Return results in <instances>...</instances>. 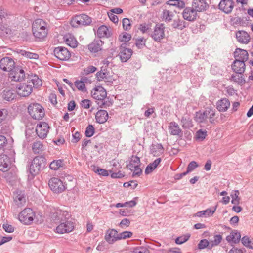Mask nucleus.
<instances>
[{
  "label": "nucleus",
  "mask_w": 253,
  "mask_h": 253,
  "mask_svg": "<svg viewBox=\"0 0 253 253\" xmlns=\"http://www.w3.org/2000/svg\"><path fill=\"white\" fill-rule=\"evenodd\" d=\"M47 24L41 19H36L32 24V32L37 39L42 40L47 35Z\"/></svg>",
  "instance_id": "nucleus-1"
},
{
  "label": "nucleus",
  "mask_w": 253,
  "mask_h": 253,
  "mask_svg": "<svg viewBox=\"0 0 253 253\" xmlns=\"http://www.w3.org/2000/svg\"><path fill=\"white\" fill-rule=\"evenodd\" d=\"M91 94L92 97L98 101L97 104L100 108H106L112 104L110 101H105L107 92L102 87L99 86L94 88Z\"/></svg>",
  "instance_id": "nucleus-2"
},
{
  "label": "nucleus",
  "mask_w": 253,
  "mask_h": 253,
  "mask_svg": "<svg viewBox=\"0 0 253 253\" xmlns=\"http://www.w3.org/2000/svg\"><path fill=\"white\" fill-rule=\"evenodd\" d=\"M46 165V160L42 156L35 157L30 166V172L32 175H35L43 169Z\"/></svg>",
  "instance_id": "nucleus-3"
},
{
  "label": "nucleus",
  "mask_w": 253,
  "mask_h": 253,
  "mask_svg": "<svg viewBox=\"0 0 253 253\" xmlns=\"http://www.w3.org/2000/svg\"><path fill=\"white\" fill-rule=\"evenodd\" d=\"M28 110L30 115L35 120H41L45 115L44 108L37 103L30 104Z\"/></svg>",
  "instance_id": "nucleus-4"
},
{
  "label": "nucleus",
  "mask_w": 253,
  "mask_h": 253,
  "mask_svg": "<svg viewBox=\"0 0 253 253\" xmlns=\"http://www.w3.org/2000/svg\"><path fill=\"white\" fill-rule=\"evenodd\" d=\"M18 218L21 223L30 225L36 220V214L31 209L26 208L19 214Z\"/></svg>",
  "instance_id": "nucleus-5"
},
{
  "label": "nucleus",
  "mask_w": 253,
  "mask_h": 253,
  "mask_svg": "<svg viewBox=\"0 0 253 253\" xmlns=\"http://www.w3.org/2000/svg\"><path fill=\"white\" fill-rule=\"evenodd\" d=\"M50 190L55 194L63 192L66 189V185L60 179L56 177L50 178L48 181Z\"/></svg>",
  "instance_id": "nucleus-6"
},
{
  "label": "nucleus",
  "mask_w": 253,
  "mask_h": 253,
  "mask_svg": "<svg viewBox=\"0 0 253 253\" xmlns=\"http://www.w3.org/2000/svg\"><path fill=\"white\" fill-rule=\"evenodd\" d=\"M65 207L62 209L57 208L51 213V218L57 223L60 221L69 219L71 217V214L64 209Z\"/></svg>",
  "instance_id": "nucleus-7"
},
{
  "label": "nucleus",
  "mask_w": 253,
  "mask_h": 253,
  "mask_svg": "<svg viewBox=\"0 0 253 253\" xmlns=\"http://www.w3.org/2000/svg\"><path fill=\"white\" fill-rule=\"evenodd\" d=\"M91 22V19L86 14L76 15L71 20V24L73 27H76L80 26L89 25Z\"/></svg>",
  "instance_id": "nucleus-8"
},
{
  "label": "nucleus",
  "mask_w": 253,
  "mask_h": 253,
  "mask_svg": "<svg viewBox=\"0 0 253 253\" xmlns=\"http://www.w3.org/2000/svg\"><path fill=\"white\" fill-rule=\"evenodd\" d=\"M165 26L163 24H156L153 31L150 34L151 37L157 42H160L165 38Z\"/></svg>",
  "instance_id": "nucleus-9"
},
{
  "label": "nucleus",
  "mask_w": 253,
  "mask_h": 253,
  "mask_svg": "<svg viewBox=\"0 0 253 253\" xmlns=\"http://www.w3.org/2000/svg\"><path fill=\"white\" fill-rule=\"evenodd\" d=\"M58 223L59 224L56 227L55 231L58 234L69 233L74 229V223L68 219Z\"/></svg>",
  "instance_id": "nucleus-10"
},
{
  "label": "nucleus",
  "mask_w": 253,
  "mask_h": 253,
  "mask_svg": "<svg viewBox=\"0 0 253 253\" xmlns=\"http://www.w3.org/2000/svg\"><path fill=\"white\" fill-rule=\"evenodd\" d=\"M16 92L21 97H26L29 96L32 91V85L26 82L20 84L16 87Z\"/></svg>",
  "instance_id": "nucleus-11"
},
{
  "label": "nucleus",
  "mask_w": 253,
  "mask_h": 253,
  "mask_svg": "<svg viewBox=\"0 0 253 253\" xmlns=\"http://www.w3.org/2000/svg\"><path fill=\"white\" fill-rule=\"evenodd\" d=\"M96 78L98 81H104L106 83H111L114 81L111 72L107 68H104L103 66H102L101 70L96 74Z\"/></svg>",
  "instance_id": "nucleus-12"
},
{
  "label": "nucleus",
  "mask_w": 253,
  "mask_h": 253,
  "mask_svg": "<svg viewBox=\"0 0 253 253\" xmlns=\"http://www.w3.org/2000/svg\"><path fill=\"white\" fill-rule=\"evenodd\" d=\"M49 128L50 127L47 123L41 122L37 125L35 131L39 138L44 139L47 137Z\"/></svg>",
  "instance_id": "nucleus-13"
},
{
  "label": "nucleus",
  "mask_w": 253,
  "mask_h": 253,
  "mask_svg": "<svg viewBox=\"0 0 253 253\" xmlns=\"http://www.w3.org/2000/svg\"><path fill=\"white\" fill-rule=\"evenodd\" d=\"M54 54L59 59L61 60H68L71 54L69 51L64 47H57L54 50Z\"/></svg>",
  "instance_id": "nucleus-14"
},
{
  "label": "nucleus",
  "mask_w": 253,
  "mask_h": 253,
  "mask_svg": "<svg viewBox=\"0 0 253 253\" xmlns=\"http://www.w3.org/2000/svg\"><path fill=\"white\" fill-rule=\"evenodd\" d=\"M25 77V73L23 69L17 67L14 68L9 74V78L16 82L22 81Z\"/></svg>",
  "instance_id": "nucleus-15"
},
{
  "label": "nucleus",
  "mask_w": 253,
  "mask_h": 253,
  "mask_svg": "<svg viewBox=\"0 0 253 253\" xmlns=\"http://www.w3.org/2000/svg\"><path fill=\"white\" fill-rule=\"evenodd\" d=\"M15 63L10 58L6 57L0 61V68L4 71L10 72L14 67Z\"/></svg>",
  "instance_id": "nucleus-16"
},
{
  "label": "nucleus",
  "mask_w": 253,
  "mask_h": 253,
  "mask_svg": "<svg viewBox=\"0 0 253 253\" xmlns=\"http://www.w3.org/2000/svg\"><path fill=\"white\" fill-rule=\"evenodd\" d=\"M104 239L109 244H113L119 240V233L114 229H108L105 232Z\"/></svg>",
  "instance_id": "nucleus-17"
},
{
  "label": "nucleus",
  "mask_w": 253,
  "mask_h": 253,
  "mask_svg": "<svg viewBox=\"0 0 253 253\" xmlns=\"http://www.w3.org/2000/svg\"><path fill=\"white\" fill-rule=\"evenodd\" d=\"M183 18L188 21H194L197 16V12L192 7H186L182 12Z\"/></svg>",
  "instance_id": "nucleus-18"
},
{
  "label": "nucleus",
  "mask_w": 253,
  "mask_h": 253,
  "mask_svg": "<svg viewBox=\"0 0 253 253\" xmlns=\"http://www.w3.org/2000/svg\"><path fill=\"white\" fill-rule=\"evenodd\" d=\"M234 7V3L232 1L222 0L219 4V8L226 14L230 13Z\"/></svg>",
  "instance_id": "nucleus-19"
},
{
  "label": "nucleus",
  "mask_w": 253,
  "mask_h": 253,
  "mask_svg": "<svg viewBox=\"0 0 253 253\" xmlns=\"http://www.w3.org/2000/svg\"><path fill=\"white\" fill-rule=\"evenodd\" d=\"M120 53L119 54L120 59L123 62L127 61L131 57L132 54V50L128 48L124 47L123 45L120 46Z\"/></svg>",
  "instance_id": "nucleus-20"
},
{
  "label": "nucleus",
  "mask_w": 253,
  "mask_h": 253,
  "mask_svg": "<svg viewBox=\"0 0 253 253\" xmlns=\"http://www.w3.org/2000/svg\"><path fill=\"white\" fill-rule=\"evenodd\" d=\"M208 4L205 0H194L192 3V7L197 12H202L206 9Z\"/></svg>",
  "instance_id": "nucleus-21"
},
{
  "label": "nucleus",
  "mask_w": 253,
  "mask_h": 253,
  "mask_svg": "<svg viewBox=\"0 0 253 253\" xmlns=\"http://www.w3.org/2000/svg\"><path fill=\"white\" fill-rule=\"evenodd\" d=\"M10 161L8 157L4 154L0 155V170L7 171L9 169Z\"/></svg>",
  "instance_id": "nucleus-22"
},
{
  "label": "nucleus",
  "mask_w": 253,
  "mask_h": 253,
  "mask_svg": "<svg viewBox=\"0 0 253 253\" xmlns=\"http://www.w3.org/2000/svg\"><path fill=\"white\" fill-rule=\"evenodd\" d=\"M13 200L18 206H21L26 203L24 194L22 191H16L13 193Z\"/></svg>",
  "instance_id": "nucleus-23"
},
{
  "label": "nucleus",
  "mask_w": 253,
  "mask_h": 253,
  "mask_svg": "<svg viewBox=\"0 0 253 253\" xmlns=\"http://www.w3.org/2000/svg\"><path fill=\"white\" fill-rule=\"evenodd\" d=\"M245 64L243 61L236 60L232 65V69L236 73L242 74L245 70Z\"/></svg>",
  "instance_id": "nucleus-24"
},
{
  "label": "nucleus",
  "mask_w": 253,
  "mask_h": 253,
  "mask_svg": "<svg viewBox=\"0 0 253 253\" xmlns=\"http://www.w3.org/2000/svg\"><path fill=\"white\" fill-rule=\"evenodd\" d=\"M170 134L172 135L179 136L182 134V130L178 124L175 122H170L168 126Z\"/></svg>",
  "instance_id": "nucleus-25"
},
{
  "label": "nucleus",
  "mask_w": 253,
  "mask_h": 253,
  "mask_svg": "<svg viewBox=\"0 0 253 253\" xmlns=\"http://www.w3.org/2000/svg\"><path fill=\"white\" fill-rule=\"evenodd\" d=\"M27 82L31 84L32 88H38L42 85V81L41 79L36 75H31L28 76Z\"/></svg>",
  "instance_id": "nucleus-26"
},
{
  "label": "nucleus",
  "mask_w": 253,
  "mask_h": 253,
  "mask_svg": "<svg viewBox=\"0 0 253 253\" xmlns=\"http://www.w3.org/2000/svg\"><path fill=\"white\" fill-rule=\"evenodd\" d=\"M237 41L243 43H248L250 40L249 34L244 31H239L236 34Z\"/></svg>",
  "instance_id": "nucleus-27"
},
{
  "label": "nucleus",
  "mask_w": 253,
  "mask_h": 253,
  "mask_svg": "<svg viewBox=\"0 0 253 253\" xmlns=\"http://www.w3.org/2000/svg\"><path fill=\"white\" fill-rule=\"evenodd\" d=\"M108 118L107 112L104 110H99L95 115V119L97 123L103 124L106 122Z\"/></svg>",
  "instance_id": "nucleus-28"
},
{
  "label": "nucleus",
  "mask_w": 253,
  "mask_h": 253,
  "mask_svg": "<svg viewBox=\"0 0 253 253\" xmlns=\"http://www.w3.org/2000/svg\"><path fill=\"white\" fill-rule=\"evenodd\" d=\"M103 42L101 40H94L88 45L89 50L92 52H97L101 50Z\"/></svg>",
  "instance_id": "nucleus-29"
},
{
  "label": "nucleus",
  "mask_w": 253,
  "mask_h": 253,
  "mask_svg": "<svg viewBox=\"0 0 253 253\" xmlns=\"http://www.w3.org/2000/svg\"><path fill=\"white\" fill-rule=\"evenodd\" d=\"M234 57L236 60H240L244 62L248 59V53L245 50L237 48L234 52Z\"/></svg>",
  "instance_id": "nucleus-30"
},
{
  "label": "nucleus",
  "mask_w": 253,
  "mask_h": 253,
  "mask_svg": "<svg viewBox=\"0 0 253 253\" xmlns=\"http://www.w3.org/2000/svg\"><path fill=\"white\" fill-rule=\"evenodd\" d=\"M230 103L227 98H223L217 102V109L221 112L226 111L230 107Z\"/></svg>",
  "instance_id": "nucleus-31"
},
{
  "label": "nucleus",
  "mask_w": 253,
  "mask_h": 253,
  "mask_svg": "<svg viewBox=\"0 0 253 253\" xmlns=\"http://www.w3.org/2000/svg\"><path fill=\"white\" fill-rule=\"evenodd\" d=\"M240 238V233L237 230H234L226 237V240L229 242L236 243L239 241Z\"/></svg>",
  "instance_id": "nucleus-32"
},
{
  "label": "nucleus",
  "mask_w": 253,
  "mask_h": 253,
  "mask_svg": "<svg viewBox=\"0 0 253 253\" xmlns=\"http://www.w3.org/2000/svg\"><path fill=\"white\" fill-rule=\"evenodd\" d=\"M164 148L161 144L156 143L151 145L150 152L154 156H159L163 153Z\"/></svg>",
  "instance_id": "nucleus-33"
},
{
  "label": "nucleus",
  "mask_w": 253,
  "mask_h": 253,
  "mask_svg": "<svg viewBox=\"0 0 253 253\" xmlns=\"http://www.w3.org/2000/svg\"><path fill=\"white\" fill-rule=\"evenodd\" d=\"M65 41L67 44L72 48H75L77 46L78 42L74 36L71 35H67L64 37Z\"/></svg>",
  "instance_id": "nucleus-34"
},
{
  "label": "nucleus",
  "mask_w": 253,
  "mask_h": 253,
  "mask_svg": "<svg viewBox=\"0 0 253 253\" xmlns=\"http://www.w3.org/2000/svg\"><path fill=\"white\" fill-rule=\"evenodd\" d=\"M140 161L139 158L135 156H132L131 158L129 164L127 167L129 168L131 171H133L134 168L140 167Z\"/></svg>",
  "instance_id": "nucleus-35"
},
{
  "label": "nucleus",
  "mask_w": 253,
  "mask_h": 253,
  "mask_svg": "<svg viewBox=\"0 0 253 253\" xmlns=\"http://www.w3.org/2000/svg\"><path fill=\"white\" fill-rule=\"evenodd\" d=\"M216 209V207L214 208L213 210L211 209H207L206 210L202 211L196 213V215L198 217H201L204 216L206 217H210L212 216L215 212Z\"/></svg>",
  "instance_id": "nucleus-36"
},
{
  "label": "nucleus",
  "mask_w": 253,
  "mask_h": 253,
  "mask_svg": "<svg viewBox=\"0 0 253 253\" xmlns=\"http://www.w3.org/2000/svg\"><path fill=\"white\" fill-rule=\"evenodd\" d=\"M230 80L239 84H244L245 83V80L243 78L242 74H233L231 75Z\"/></svg>",
  "instance_id": "nucleus-37"
},
{
  "label": "nucleus",
  "mask_w": 253,
  "mask_h": 253,
  "mask_svg": "<svg viewBox=\"0 0 253 253\" xmlns=\"http://www.w3.org/2000/svg\"><path fill=\"white\" fill-rule=\"evenodd\" d=\"M241 242L245 247L253 249V238L245 236L241 239Z\"/></svg>",
  "instance_id": "nucleus-38"
},
{
  "label": "nucleus",
  "mask_w": 253,
  "mask_h": 253,
  "mask_svg": "<svg viewBox=\"0 0 253 253\" xmlns=\"http://www.w3.org/2000/svg\"><path fill=\"white\" fill-rule=\"evenodd\" d=\"M171 25L173 28L180 30H182L186 27L185 22L179 18L174 19Z\"/></svg>",
  "instance_id": "nucleus-39"
},
{
  "label": "nucleus",
  "mask_w": 253,
  "mask_h": 253,
  "mask_svg": "<svg viewBox=\"0 0 253 253\" xmlns=\"http://www.w3.org/2000/svg\"><path fill=\"white\" fill-rule=\"evenodd\" d=\"M2 97L4 100L10 101L14 99L15 94L14 91L12 90H4L3 92Z\"/></svg>",
  "instance_id": "nucleus-40"
},
{
  "label": "nucleus",
  "mask_w": 253,
  "mask_h": 253,
  "mask_svg": "<svg viewBox=\"0 0 253 253\" xmlns=\"http://www.w3.org/2000/svg\"><path fill=\"white\" fill-rule=\"evenodd\" d=\"M173 16L174 14L172 11L167 9L163 10L162 13V18L166 22L170 21L173 17Z\"/></svg>",
  "instance_id": "nucleus-41"
},
{
  "label": "nucleus",
  "mask_w": 253,
  "mask_h": 253,
  "mask_svg": "<svg viewBox=\"0 0 253 253\" xmlns=\"http://www.w3.org/2000/svg\"><path fill=\"white\" fill-rule=\"evenodd\" d=\"M181 124L184 128L192 127L193 124L191 119L188 116H184L181 119Z\"/></svg>",
  "instance_id": "nucleus-42"
},
{
  "label": "nucleus",
  "mask_w": 253,
  "mask_h": 253,
  "mask_svg": "<svg viewBox=\"0 0 253 253\" xmlns=\"http://www.w3.org/2000/svg\"><path fill=\"white\" fill-rule=\"evenodd\" d=\"M20 53L21 55L24 56L29 59H37L39 58L38 54L29 51H27L26 50H22L20 51Z\"/></svg>",
  "instance_id": "nucleus-43"
},
{
  "label": "nucleus",
  "mask_w": 253,
  "mask_h": 253,
  "mask_svg": "<svg viewBox=\"0 0 253 253\" xmlns=\"http://www.w3.org/2000/svg\"><path fill=\"white\" fill-rule=\"evenodd\" d=\"M32 150L34 153L38 154L43 150V145L40 141L35 142L32 145Z\"/></svg>",
  "instance_id": "nucleus-44"
},
{
  "label": "nucleus",
  "mask_w": 253,
  "mask_h": 253,
  "mask_svg": "<svg viewBox=\"0 0 253 253\" xmlns=\"http://www.w3.org/2000/svg\"><path fill=\"white\" fill-rule=\"evenodd\" d=\"M108 32V28L104 25L99 27L97 30V35L100 38L107 36Z\"/></svg>",
  "instance_id": "nucleus-45"
},
{
  "label": "nucleus",
  "mask_w": 253,
  "mask_h": 253,
  "mask_svg": "<svg viewBox=\"0 0 253 253\" xmlns=\"http://www.w3.org/2000/svg\"><path fill=\"white\" fill-rule=\"evenodd\" d=\"M222 236L220 235H216L213 237V239L210 241V248L218 245L222 240Z\"/></svg>",
  "instance_id": "nucleus-46"
},
{
  "label": "nucleus",
  "mask_w": 253,
  "mask_h": 253,
  "mask_svg": "<svg viewBox=\"0 0 253 253\" xmlns=\"http://www.w3.org/2000/svg\"><path fill=\"white\" fill-rule=\"evenodd\" d=\"M63 162L61 160H54L50 164L49 167L51 169L57 170L62 167Z\"/></svg>",
  "instance_id": "nucleus-47"
},
{
  "label": "nucleus",
  "mask_w": 253,
  "mask_h": 253,
  "mask_svg": "<svg viewBox=\"0 0 253 253\" xmlns=\"http://www.w3.org/2000/svg\"><path fill=\"white\" fill-rule=\"evenodd\" d=\"M204 112L206 115L207 119H210V122H212L211 119L215 115V110L212 108H207Z\"/></svg>",
  "instance_id": "nucleus-48"
},
{
  "label": "nucleus",
  "mask_w": 253,
  "mask_h": 253,
  "mask_svg": "<svg viewBox=\"0 0 253 253\" xmlns=\"http://www.w3.org/2000/svg\"><path fill=\"white\" fill-rule=\"evenodd\" d=\"M167 4L169 5L176 6L179 8H183L185 5L184 2L181 0H169Z\"/></svg>",
  "instance_id": "nucleus-49"
},
{
  "label": "nucleus",
  "mask_w": 253,
  "mask_h": 253,
  "mask_svg": "<svg viewBox=\"0 0 253 253\" xmlns=\"http://www.w3.org/2000/svg\"><path fill=\"white\" fill-rule=\"evenodd\" d=\"M207 135V131L206 130H199L196 133V138L197 140L202 141Z\"/></svg>",
  "instance_id": "nucleus-50"
},
{
  "label": "nucleus",
  "mask_w": 253,
  "mask_h": 253,
  "mask_svg": "<svg viewBox=\"0 0 253 253\" xmlns=\"http://www.w3.org/2000/svg\"><path fill=\"white\" fill-rule=\"evenodd\" d=\"M95 132L94 126L92 125H89L86 128L85 131V136L90 137L93 136Z\"/></svg>",
  "instance_id": "nucleus-51"
},
{
  "label": "nucleus",
  "mask_w": 253,
  "mask_h": 253,
  "mask_svg": "<svg viewBox=\"0 0 253 253\" xmlns=\"http://www.w3.org/2000/svg\"><path fill=\"white\" fill-rule=\"evenodd\" d=\"M207 120V118L206 115L203 112H199L197 113L195 116V120L199 123H202L205 122Z\"/></svg>",
  "instance_id": "nucleus-52"
},
{
  "label": "nucleus",
  "mask_w": 253,
  "mask_h": 253,
  "mask_svg": "<svg viewBox=\"0 0 253 253\" xmlns=\"http://www.w3.org/2000/svg\"><path fill=\"white\" fill-rule=\"evenodd\" d=\"M150 251L146 247H137L134 249L133 253H149Z\"/></svg>",
  "instance_id": "nucleus-53"
},
{
  "label": "nucleus",
  "mask_w": 253,
  "mask_h": 253,
  "mask_svg": "<svg viewBox=\"0 0 253 253\" xmlns=\"http://www.w3.org/2000/svg\"><path fill=\"white\" fill-rule=\"evenodd\" d=\"M190 237L189 234H186L182 235L181 236L177 237L175 239V243L177 244H181L187 241Z\"/></svg>",
  "instance_id": "nucleus-54"
},
{
  "label": "nucleus",
  "mask_w": 253,
  "mask_h": 253,
  "mask_svg": "<svg viewBox=\"0 0 253 253\" xmlns=\"http://www.w3.org/2000/svg\"><path fill=\"white\" fill-rule=\"evenodd\" d=\"M132 236V233L131 232L127 231H124L119 233V240L129 238H130Z\"/></svg>",
  "instance_id": "nucleus-55"
},
{
  "label": "nucleus",
  "mask_w": 253,
  "mask_h": 253,
  "mask_svg": "<svg viewBox=\"0 0 253 253\" xmlns=\"http://www.w3.org/2000/svg\"><path fill=\"white\" fill-rule=\"evenodd\" d=\"M75 85L79 90L83 92H85L86 91V89L85 87V84H83L82 82L79 81V80L76 81L75 82Z\"/></svg>",
  "instance_id": "nucleus-56"
},
{
  "label": "nucleus",
  "mask_w": 253,
  "mask_h": 253,
  "mask_svg": "<svg viewBox=\"0 0 253 253\" xmlns=\"http://www.w3.org/2000/svg\"><path fill=\"white\" fill-rule=\"evenodd\" d=\"M206 247L211 248L210 241H208L207 239L201 240L198 244V248L200 249H203Z\"/></svg>",
  "instance_id": "nucleus-57"
},
{
  "label": "nucleus",
  "mask_w": 253,
  "mask_h": 253,
  "mask_svg": "<svg viewBox=\"0 0 253 253\" xmlns=\"http://www.w3.org/2000/svg\"><path fill=\"white\" fill-rule=\"evenodd\" d=\"M146 40L143 38L138 39L136 41V46L139 49H141L145 45Z\"/></svg>",
  "instance_id": "nucleus-58"
},
{
  "label": "nucleus",
  "mask_w": 253,
  "mask_h": 253,
  "mask_svg": "<svg viewBox=\"0 0 253 253\" xmlns=\"http://www.w3.org/2000/svg\"><path fill=\"white\" fill-rule=\"evenodd\" d=\"M131 38V35L127 33H125L123 35H121L119 36V40L123 42H128Z\"/></svg>",
  "instance_id": "nucleus-59"
},
{
  "label": "nucleus",
  "mask_w": 253,
  "mask_h": 253,
  "mask_svg": "<svg viewBox=\"0 0 253 253\" xmlns=\"http://www.w3.org/2000/svg\"><path fill=\"white\" fill-rule=\"evenodd\" d=\"M198 165L195 161L191 162L187 168L186 173H189L193 171L195 168L198 167Z\"/></svg>",
  "instance_id": "nucleus-60"
},
{
  "label": "nucleus",
  "mask_w": 253,
  "mask_h": 253,
  "mask_svg": "<svg viewBox=\"0 0 253 253\" xmlns=\"http://www.w3.org/2000/svg\"><path fill=\"white\" fill-rule=\"evenodd\" d=\"M123 27L124 30H128L130 29L131 24L130 20L127 18H124L122 21Z\"/></svg>",
  "instance_id": "nucleus-61"
},
{
  "label": "nucleus",
  "mask_w": 253,
  "mask_h": 253,
  "mask_svg": "<svg viewBox=\"0 0 253 253\" xmlns=\"http://www.w3.org/2000/svg\"><path fill=\"white\" fill-rule=\"evenodd\" d=\"M96 70L97 68L95 67L92 65H90L84 68V74L88 75L90 73H94L96 71Z\"/></svg>",
  "instance_id": "nucleus-62"
},
{
  "label": "nucleus",
  "mask_w": 253,
  "mask_h": 253,
  "mask_svg": "<svg viewBox=\"0 0 253 253\" xmlns=\"http://www.w3.org/2000/svg\"><path fill=\"white\" fill-rule=\"evenodd\" d=\"M94 171L96 173H98L99 175L102 176H108L109 174L107 170L104 169H100L98 167L95 168L94 169Z\"/></svg>",
  "instance_id": "nucleus-63"
},
{
  "label": "nucleus",
  "mask_w": 253,
  "mask_h": 253,
  "mask_svg": "<svg viewBox=\"0 0 253 253\" xmlns=\"http://www.w3.org/2000/svg\"><path fill=\"white\" fill-rule=\"evenodd\" d=\"M150 28V26L149 24H147L146 23H143V24H140L139 29L143 33H147L149 32Z\"/></svg>",
  "instance_id": "nucleus-64"
}]
</instances>
